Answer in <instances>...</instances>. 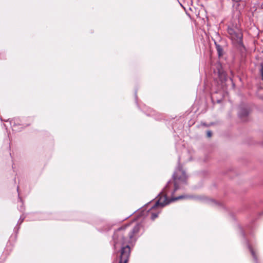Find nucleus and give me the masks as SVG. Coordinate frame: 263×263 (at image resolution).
Listing matches in <instances>:
<instances>
[{"instance_id":"f257e3e1","label":"nucleus","mask_w":263,"mask_h":263,"mask_svg":"<svg viewBox=\"0 0 263 263\" xmlns=\"http://www.w3.org/2000/svg\"><path fill=\"white\" fill-rule=\"evenodd\" d=\"M186 175L182 169L176 171L174 175V182H169L163 191L158 196V200L154 205L151 203L147 205L145 209L150 214H156L159 210L171 202L184 198L183 195L177 196L176 193L181 189L180 185L185 183Z\"/></svg>"},{"instance_id":"f03ea898","label":"nucleus","mask_w":263,"mask_h":263,"mask_svg":"<svg viewBox=\"0 0 263 263\" xmlns=\"http://www.w3.org/2000/svg\"><path fill=\"white\" fill-rule=\"evenodd\" d=\"M138 228L131 229L128 226L122 227L114 233L113 239L115 245L118 243L122 245L119 263H128L130 255L131 248L129 246L134 240Z\"/></svg>"},{"instance_id":"7ed1b4c3","label":"nucleus","mask_w":263,"mask_h":263,"mask_svg":"<svg viewBox=\"0 0 263 263\" xmlns=\"http://www.w3.org/2000/svg\"><path fill=\"white\" fill-rule=\"evenodd\" d=\"M228 32L233 43L240 44L242 41V34L241 30L237 27H229Z\"/></svg>"},{"instance_id":"20e7f679","label":"nucleus","mask_w":263,"mask_h":263,"mask_svg":"<svg viewBox=\"0 0 263 263\" xmlns=\"http://www.w3.org/2000/svg\"><path fill=\"white\" fill-rule=\"evenodd\" d=\"M210 201L212 203H213V204L215 205V206H217L218 208L224 209V205L221 203L217 202L213 199H211Z\"/></svg>"},{"instance_id":"39448f33","label":"nucleus","mask_w":263,"mask_h":263,"mask_svg":"<svg viewBox=\"0 0 263 263\" xmlns=\"http://www.w3.org/2000/svg\"><path fill=\"white\" fill-rule=\"evenodd\" d=\"M217 50L219 56H221L222 55V50L221 47L219 45L216 46Z\"/></svg>"},{"instance_id":"423d86ee","label":"nucleus","mask_w":263,"mask_h":263,"mask_svg":"<svg viewBox=\"0 0 263 263\" xmlns=\"http://www.w3.org/2000/svg\"><path fill=\"white\" fill-rule=\"evenodd\" d=\"M218 73H219V76L220 77L222 78V77H225L226 75H225V73H223L222 71H220V70L218 71Z\"/></svg>"},{"instance_id":"0eeeda50","label":"nucleus","mask_w":263,"mask_h":263,"mask_svg":"<svg viewBox=\"0 0 263 263\" xmlns=\"http://www.w3.org/2000/svg\"><path fill=\"white\" fill-rule=\"evenodd\" d=\"M251 253H252L253 256L256 259V255L255 254L254 251L252 249H251Z\"/></svg>"},{"instance_id":"6e6552de","label":"nucleus","mask_w":263,"mask_h":263,"mask_svg":"<svg viewBox=\"0 0 263 263\" xmlns=\"http://www.w3.org/2000/svg\"><path fill=\"white\" fill-rule=\"evenodd\" d=\"M260 72H261L262 79L263 80V64L261 65V68Z\"/></svg>"},{"instance_id":"1a4fd4ad","label":"nucleus","mask_w":263,"mask_h":263,"mask_svg":"<svg viewBox=\"0 0 263 263\" xmlns=\"http://www.w3.org/2000/svg\"><path fill=\"white\" fill-rule=\"evenodd\" d=\"M211 136H212V133H211V132H210V131H208V132H207V136H208V137H211Z\"/></svg>"},{"instance_id":"9d476101","label":"nucleus","mask_w":263,"mask_h":263,"mask_svg":"<svg viewBox=\"0 0 263 263\" xmlns=\"http://www.w3.org/2000/svg\"><path fill=\"white\" fill-rule=\"evenodd\" d=\"M157 216H158V215H157V214L153 215V217H152L153 219H154L155 218L157 217Z\"/></svg>"}]
</instances>
